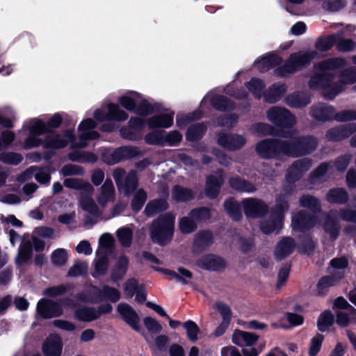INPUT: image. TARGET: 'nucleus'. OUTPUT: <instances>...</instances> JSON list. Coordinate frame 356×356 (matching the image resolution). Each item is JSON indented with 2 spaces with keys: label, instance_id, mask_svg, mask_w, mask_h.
Wrapping results in <instances>:
<instances>
[{
  "label": "nucleus",
  "instance_id": "54",
  "mask_svg": "<svg viewBox=\"0 0 356 356\" xmlns=\"http://www.w3.org/2000/svg\"><path fill=\"white\" fill-rule=\"evenodd\" d=\"M147 200V194L146 193L142 190L139 189L134 194V198L131 202L132 209L134 211H139L142 207L143 206L145 202Z\"/></svg>",
  "mask_w": 356,
  "mask_h": 356
},
{
  "label": "nucleus",
  "instance_id": "4",
  "mask_svg": "<svg viewBox=\"0 0 356 356\" xmlns=\"http://www.w3.org/2000/svg\"><path fill=\"white\" fill-rule=\"evenodd\" d=\"M175 216L168 213L163 218L155 221L151 229V237L160 245L168 243L174 231Z\"/></svg>",
  "mask_w": 356,
  "mask_h": 356
},
{
  "label": "nucleus",
  "instance_id": "24",
  "mask_svg": "<svg viewBox=\"0 0 356 356\" xmlns=\"http://www.w3.org/2000/svg\"><path fill=\"white\" fill-rule=\"evenodd\" d=\"M222 182L223 179L220 171L216 172L215 175L208 177L206 184L207 196L211 198L216 197Z\"/></svg>",
  "mask_w": 356,
  "mask_h": 356
},
{
  "label": "nucleus",
  "instance_id": "63",
  "mask_svg": "<svg viewBox=\"0 0 356 356\" xmlns=\"http://www.w3.org/2000/svg\"><path fill=\"white\" fill-rule=\"evenodd\" d=\"M212 234L208 231L199 233L195 238V244L200 247L208 245L212 241Z\"/></svg>",
  "mask_w": 356,
  "mask_h": 356
},
{
  "label": "nucleus",
  "instance_id": "11",
  "mask_svg": "<svg viewBox=\"0 0 356 356\" xmlns=\"http://www.w3.org/2000/svg\"><path fill=\"white\" fill-rule=\"evenodd\" d=\"M94 118L99 122L104 120L122 122L128 118V115L118 105L110 104L106 107L97 109L94 113Z\"/></svg>",
  "mask_w": 356,
  "mask_h": 356
},
{
  "label": "nucleus",
  "instance_id": "53",
  "mask_svg": "<svg viewBox=\"0 0 356 356\" xmlns=\"http://www.w3.org/2000/svg\"><path fill=\"white\" fill-rule=\"evenodd\" d=\"M311 166V163L307 159L297 161L289 169L287 177H290L291 174H298L307 170Z\"/></svg>",
  "mask_w": 356,
  "mask_h": 356
},
{
  "label": "nucleus",
  "instance_id": "50",
  "mask_svg": "<svg viewBox=\"0 0 356 356\" xmlns=\"http://www.w3.org/2000/svg\"><path fill=\"white\" fill-rule=\"evenodd\" d=\"M144 325L147 330L149 332L147 334H152L159 333L162 330V326L161 324L154 318L147 316L143 320ZM145 333H143L144 336Z\"/></svg>",
  "mask_w": 356,
  "mask_h": 356
},
{
  "label": "nucleus",
  "instance_id": "64",
  "mask_svg": "<svg viewBox=\"0 0 356 356\" xmlns=\"http://www.w3.org/2000/svg\"><path fill=\"white\" fill-rule=\"evenodd\" d=\"M323 341V337L321 334H317L312 339L309 350V354L310 356L316 355L321 349Z\"/></svg>",
  "mask_w": 356,
  "mask_h": 356
},
{
  "label": "nucleus",
  "instance_id": "13",
  "mask_svg": "<svg viewBox=\"0 0 356 356\" xmlns=\"http://www.w3.org/2000/svg\"><path fill=\"white\" fill-rule=\"evenodd\" d=\"M138 154L135 147H122L115 150H105L102 154L104 161L108 164H115L124 159L134 157Z\"/></svg>",
  "mask_w": 356,
  "mask_h": 356
},
{
  "label": "nucleus",
  "instance_id": "52",
  "mask_svg": "<svg viewBox=\"0 0 356 356\" xmlns=\"http://www.w3.org/2000/svg\"><path fill=\"white\" fill-rule=\"evenodd\" d=\"M339 280L334 277L325 276L322 277L317 284V291L319 295L323 294L327 289L334 285Z\"/></svg>",
  "mask_w": 356,
  "mask_h": 356
},
{
  "label": "nucleus",
  "instance_id": "15",
  "mask_svg": "<svg viewBox=\"0 0 356 356\" xmlns=\"http://www.w3.org/2000/svg\"><path fill=\"white\" fill-rule=\"evenodd\" d=\"M117 310L122 318L135 331L140 332L139 326L140 318L136 311L127 303H120Z\"/></svg>",
  "mask_w": 356,
  "mask_h": 356
},
{
  "label": "nucleus",
  "instance_id": "37",
  "mask_svg": "<svg viewBox=\"0 0 356 356\" xmlns=\"http://www.w3.org/2000/svg\"><path fill=\"white\" fill-rule=\"evenodd\" d=\"M69 257L67 250L63 248H58L52 252L51 254V262L54 266H62L65 265Z\"/></svg>",
  "mask_w": 356,
  "mask_h": 356
},
{
  "label": "nucleus",
  "instance_id": "10",
  "mask_svg": "<svg viewBox=\"0 0 356 356\" xmlns=\"http://www.w3.org/2000/svg\"><path fill=\"white\" fill-rule=\"evenodd\" d=\"M269 121L280 127H291L296 123V119L286 109L274 106L267 112Z\"/></svg>",
  "mask_w": 356,
  "mask_h": 356
},
{
  "label": "nucleus",
  "instance_id": "58",
  "mask_svg": "<svg viewBox=\"0 0 356 356\" xmlns=\"http://www.w3.org/2000/svg\"><path fill=\"white\" fill-rule=\"evenodd\" d=\"M182 139L181 134L177 131H172L163 134V145L173 146L177 145Z\"/></svg>",
  "mask_w": 356,
  "mask_h": 356
},
{
  "label": "nucleus",
  "instance_id": "35",
  "mask_svg": "<svg viewBox=\"0 0 356 356\" xmlns=\"http://www.w3.org/2000/svg\"><path fill=\"white\" fill-rule=\"evenodd\" d=\"M75 316L77 319L83 321H91L100 316V312L89 307H83L76 310Z\"/></svg>",
  "mask_w": 356,
  "mask_h": 356
},
{
  "label": "nucleus",
  "instance_id": "34",
  "mask_svg": "<svg viewBox=\"0 0 356 356\" xmlns=\"http://www.w3.org/2000/svg\"><path fill=\"white\" fill-rule=\"evenodd\" d=\"M280 58L274 55H268L261 58L255 61L254 65L260 72H265L277 64Z\"/></svg>",
  "mask_w": 356,
  "mask_h": 356
},
{
  "label": "nucleus",
  "instance_id": "18",
  "mask_svg": "<svg viewBox=\"0 0 356 356\" xmlns=\"http://www.w3.org/2000/svg\"><path fill=\"white\" fill-rule=\"evenodd\" d=\"M144 121L139 118H131L127 128L120 130L121 136L127 139L135 140L140 137Z\"/></svg>",
  "mask_w": 356,
  "mask_h": 356
},
{
  "label": "nucleus",
  "instance_id": "19",
  "mask_svg": "<svg viewBox=\"0 0 356 356\" xmlns=\"http://www.w3.org/2000/svg\"><path fill=\"white\" fill-rule=\"evenodd\" d=\"M218 143L225 149L234 150L241 147L245 143V139L240 135L220 134L218 138Z\"/></svg>",
  "mask_w": 356,
  "mask_h": 356
},
{
  "label": "nucleus",
  "instance_id": "8",
  "mask_svg": "<svg viewBox=\"0 0 356 356\" xmlns=\"http://www.w3.org/2000/svg\"><path fill=\"white\" fill-rule=\"evenodd\" d=\"M341 218L346 221H352L356 222V211H352L349 209H342L337 213L331 211L329 215L326 216L323 228L325 232L330 236L332 239H335L340 229V226L337 222V219Z\"/></svg>",
  "mask_w": 356,
  "mask_h": 356
},
{
  "label": "nucleus",
  "instance_id": "39",
  "mask_svg": "<svg viewBox=\"0 0 356 356\" xmlns=\"http://www.w3.org/2000/svg\"><path fill=\"white\" fill-rule=\"evenodd\" d=\"M229 185L233 189L240 192L251 193L255 191V187L252 184L237 177L231 179Z\"/></svg>",
  "mask_w": 356,
  "mask_h": 356
},
{
  "label": "nucleus",
  "instance_id": "60",
  "mask_svg": "<svg viewBox=\"0 0 356 356\" xmlns=\"http://www.w3.org/2000/svg\"><path fill=\"white\" fill-rule=\"evenodd\" d=\"M119 241L124 246L130 245L132 240V231L128 227H122L117 232Z\"/></svg>",
  "mask_w": 356,
  "mask_h": 356
},
{
  "label": "nucleus",
  "instance_id": "40",
  "mask_svg": "<svg viewBox=\"0 0 356 356\" xmlns=\"http://www.w3.org/2000/svg\"><path fill=\"white\" fill-rule=\"evenodd\" d=\"M225 211L229 216L235 220H238L241 218V212L238 203L233 199H229L224 203Z\"/></svg>",
  "mask_w": 356,
  "mask_h": 356
},
{
  "label": "nucleus",
  "instance_id": "3",
  "mask_svg": "<svg viewBox=\"0 0 356 356\" xmlns=\"http://www.w3.org/2000/svg\"><path fill=\"white\" fill-rule=\"evenodd\" d=\"M284 138L289 140H264L257 145V153L264 158L282 157V156H297L309 153L316 147V141L312 137L297 138L293 136L291 131Z\"/></svg>",
  "mask_w": 356,
  "mask_h": 356
},
{
  "label": "nucleus",
  "instance_id": "21",
  "mask_svg": "<svg viewBox=\"0 0 356 356\" xmlns=\"http://www.w3.org/2000/svg\"><path fill=\"white\" fill-rule=\"evenodd\" d=\"M115 198V190L112 181L106 179L100 188V192L97 197L99 206L104 207L109 202H113Z\"/></svg>",
  "mask_w": 356,
  "mask_h": 356
},
{
  "label": "nucleus",
  "instance_id": "16",
  "mask_svg": "<svg viewBox=\"0 0 356 356\" xmlns=\"http://www.w3.org/2000/svg\"><path fill=\"white\" fill-rule=\"evenodd\" d=\"M63 343L59 336L49 335L42 344V352L45 356H60Z\"/></svg>",
  "mask_w": 356,
  "mask_h": 356
},
{
  "label": "nucleus",
  "instance_id": "5",
  "mask_svg": "<svg viewBox=\"0 0 356 356\" xmlns=\"http://www.w3.org/2000/svg\"><path fill=\"white\" fill-rule=\"evenodd\" d=\"M317 54L316 51H307L293 54L291 55L286 63L282 67L275 70V74L281 76H289L309 63L317 56Z\"/></svg>",
  "mask_w": 356,
  "mask_h": 356
},
{
  "label": "nucleus",
  "instance_id": "6",
  "mask_svg": "<svg viewBox=\"0 0 356 356\" xmlns=\"http://www.w3.org/2000/svg\"><path fill=\"white\" fill-rule=\"evenodd\" d=\"M288 209L285 198L278 197L276 205L272 211L270 218L260 224V229L264 234L278 232L283 225L284 213Z\"/></svg>",
  "mask_w": 356,
  "mask_h": 356
},
{
  "label": "nucleus",
  "instance_id": "23",
  "mask_svg": "<svg viewBox=\"0 0 356 356\" xmlns=\"http://www.w3.org/2000/svg\"><path fill=\"white\" fill-rule=\"evenodd\" d=\"M197 265L209 270H219L225 267V262L219 257L207 255L201 258L198 261Z\"/></svg>",
  "mask_w": 356,
  "mask_h": 356
},
{
  "label": "nucleus",
  "instance_id": "55",
  "mask_svg": "<svg viewBox=\"0 0 356 356\" xmlns=\"http://www.w3.org/2000/svg\"><path fill=\"white\" fill-rule=\"evenodd\" d=\"M23 159L21 154L14 152H3L0 154V161L11 165H17Z\"/></svg>",
  "mask_w": 356,
  "mask_h": 356
},
{
  "label": "nucleus",
  "instance_id": "9",
  "mask_svg": "<svg viewBox=\"0 0 356 356\" xmlns=\"http://www.w3.org/2000/svg\"><path fill=\"white\" fill-rule=\"evenodd\" d=\"M311 114L318 120H327L333 118L339 121L356 119V112L355 111H343L334 115V111L332 106L322 104L313 106Z\"/></svg>",
  "mask_w": 356,
  "mask_h": 356
},
{
  "label": "nucleus",
  "instance_id": "33",
  "mask_svg": "<svg viewBox=\"0 0 356 356\" xmlns=\"http://www.w3.org/2000/svg\"><path fill=\"white\" fill-rule=\"evenodd\" d=\"M144 338L152 348L159 350H164L169 341L168 337L163 334L157 336L154 339L152 334H144Z\"/></svg>",
  "mask_w": 356,
  "mask_h": 356
},
{
  "label": "nucleus",
  "instance_id": "36",
  "mask_svg": "<svg viewBox=\"0 0 356 356\" xmlns=\"http://www.w3.org/2000/svg\"><path fill=\"white\" fill-rule=\"evenodd\" d=\"M70 160L72 161L80 162V163H95L97 158L95 154L92 152H74L68 155Z\"/></svg>",
  "mask_w": 356,
  "mask_h": 356
},
{
  "label": "nucleus",
  "instance_id": "32",
  "mask_svg": "<svg viewBox=\"0 0 356 356\" xmlns=\"http://www.w3.org/2000/svg\"><path fill=\"white\" fill-rule=\"evenodd\" d=\"M32 257V245L30 241H24L21 244L18 254L15 259L16 263L21 265L27 262Z\"/></svg>",
  "mask_w": 356,
  "mask_h": 356
},
{
  "label": "nucleus",
  "instance_id": "12",
  "mask_svg": "<svg viewBox=\"0 0 356 356\" xmlns=\"http://www.w3.org/2000/svg\"><path fill=\"white\" fill-rule=\"evenodd\" d=\"M113 177L118 189L124 193L128 194L136 188L137 179L136 172L134 171H131L128 175L125 176L124 171L118 168L113 172Z\"/></svg>",
  "mask_w": 356,
  "mask_h": 356
},
{
  "label": "nucleus",
  "instance_id": "25",
  "mask_svg": "<svg viewBox=\"0 0 356 356\" xmlns=\"http://www.w3.org/2000/svg\"><path fill=\"white\" fill-rule=\"evenodd\" d=\"M211 103V104L218 110H226L233 107L232 104L227 99L220 95H218L214 92L208 93L202 100V104Z\"/></svg>",
  "mask_w": 356,
  "mask_h": 356
},
{
  "label": "nucleus",
  "instance_id": "43",
  "mask_svg": "<svg viewBox=\"0 0 356 356\" xmlns=\"http://www.w3.org/2000/svg\"><path fill=\"white\" fill-rule=\"evenodd\" d=\"M310 100L308 97L302 94L294 93L286 98L287 104L292 107H302L307 105Z\"/></svg>",
  "mask_w": 356,
  "mask_h": 356
},
{
  "label": "nucleus",
  "instance_id": "59",
  "mask_svg": "<svg viewBox=\"0 0 356 356\" xmlns=\"http://www.w3.org/2000/svg\"><path fill=\"white\" fill-rule=\"evenodd\" d=\"M163 131H155L145 136V140L148 144L163 145Z\"/></svg>",
  "mask_w": 356,
  "mask_h": 356
},
{
  "label": "nucleus",
  "instance_id": "28",
  "mask_svg": "<svg viewBox=\"0 0 356 356\" xmlns=\"http://www.w3.org/2000/svg\"><path fill=\"white\" fill-rule=\"evenodd\" d=\"M348 260L345 257L334 258L330 261V273L337 280H341L347 271Z\"/></svg>",
  "mask_w": 356,
  "mask_h": 356
},
{
  "label": "nucleus",
  "instance_id": "45",
  "mask_svg": "<svg viewBox=\"0 0 356 356\" xmlns=\"http://www.w3.org/2000/svg\"><path fill=\"white\" fill-rule=\"evenodd\" d=\"M168 204L165 200H159L149 202L145 207V211L149 216L166 209Z\"/></svg>",
  "mask_w": 356,
  "mask_h": 356
},
{
  "label": "nucleus",
  "instance_id": "31",
  "mask_svg": "<svg viewBox=\"0 0 356 356\" xmlns=\"http://www.w3.org/2000/svg\"><path fill=\"white\" fill-rule=\"evenodd\" d=\"M127 267L128 259L123 255L118 257L112 270V278L114 280L122 279L127 272Z\"/></svg>",
  "mask_w": 356,
  "mask_h": 356
},
{
  "label": "nucleus",
  "instance_id": "26",
  "mask_svg": "<svg viewBox=\"0 0 356 356\" xmlns=\"http://www.w3.org/2000/svg\"><path fill=\"white\" fill-rule=\"evenodd\" d=\"M356 130L355 123L343 125L339 127L331 129L327 134V138L330 140H340Z\"/></svg>",
  "mask_w": 356,
  "mask_h": 356
},
{
  "label": "nucleus",
  "instance_id": "7",
  "mask_svg": "<svg viewBox=\"0 0 356 356\" xmlns=\"http://www.w3.org/2000/svg\"><path fill=\"white\" fill-rule=\"evenodd\" d=\"M119 102L129 111H135L143 115L153 113V106L136 92H129L119 99Z\"/></svg>",
  "mask_w": 356,
  "mask_h": 356
},
{
  "label": "nucleus",
  "instance_id": "46",
  "mask_svg": "<svg viewBox=\"0 0 356 356\" xmlns=\"http://www.w3.org/2000/svg\"><path fill=\"white\" fill-rule=\"evenodd\" d=\"M348 195L342 188L330 190L327 194V200L330 202L343 203L347 200Z\"/></svg>",
  "mask_w": 356,
  "mask_h": 356
},
{
  "label": "nucleus",
  "instance_id": "42",
  "mask_svg": "<svg viewBox=\"0 0 356 356\" xmlns=\"http://www.w3.org/2000/svg\"><path fill=\"white\" fill-rule=\"evenodd\" d=\"M195 218L190 216L184 217L180 219L179 223V227L181 233L189 234L194 232L197 228Z\"/></svg>",
  "mask_w": 356,
  "mask_h": 356
},
{
  "label": "nucleus",
  "instance_id": "49",
  "mask_svg": "<svg viewBox=\"0 0 356 356\" xmlns=\"http://www.w3.org/2000/svg\"><path fill=\"white\" fill-rule=\"evenodd\" d=\"M246 87L254 96L260 97L263 94L264 85L261 80L252 79L250 82L246 83Z\"/></svg>",
  "mask_w": 356,
  "mask_h": 356
},
{
  "label": "nucleus",
  "instance_id": "56",
  "mask_svg": "<svg viewBox=\"0 0 356 356\" xmlns=\"http://www.w3.org/2000/svg\"><path fill=\"white\" fill-rule=\"evenodd\" d=\"M172 197L177 201H187L192 198V192L186 188L176 186L172 191Z\"/></svg>",
  "mask_w": 356,
  "mask_h": 356
},
{
  "label": "nucleus",
  "instance_id": "61",
  "mask_svg": "<svg viewBox=\"0 0 356 356\" xmlns=\"http://www.w3.org/2000/svg\"><path fill=\"white\" fill-rule=\"evenodd\" d=\"M88 265L84 261H76L69 269L68 275L76 277L84 275L87 272Z\"/></svg>",
  "mask_w": 356,
  "mask_h": 356
},
{
  "label": "nucleus",
  "instance_id": "38",
  "mask_svg": "<svg viewBox=\"0 0 356 356\" xmlns=\"http://www.w3.org/2000/svg\"><path fill=\"white\" fill-rule=\"evenodd\" d=\"M286 92V86L284 84H274L268 90L265 95L267 102H275Z\"/></svg>",
  "mask_w": 356,
  "mask_h": 356
},
{
  "label": "nucleus",
  "instance_id": "22",
  "mask_svg": "<svg viewBox=\"0 0 356 356\" xmlns=\"http://www.w3.org/2000/svg\"><path fill=\"white\" fill-rule=\"evenodd\" d=\"M257 340L256 334L241 330L234 331L232 335V342L240 347L252 346Z\"/></svg>",
  "mask_w": 356,
  "mask_h": 356
},
{
  "label": "nucleus",
  "instance_id": "41",
  "mask_svg": "<svg viewBox=\"0 0 356 356\" xmlns=\"http://www.w3.org/2000/svg\"><path fill=\"white\" fill-rule=\"evenodd\" d=\"M79 205L83 210L95 216L100 213L94 200L90 197H83L80 200Z\"/></svg>",
  "mask_w": 356,
  "mask_h": 356
},
{
  "label": "nucleus",
  "instance_id": "62",
  "mask_svg": "<svg viewBox=\"0 0 356 356\" xmlns=\"http://www.w3.org/2000/svg\"><path fill=\"white\" fill-rule=\"evenodd\" d=\"M100 296L112 302H117L120 298V293L114 288L105 286L100 293Z\"/></svg>",
  "mask_w": 356,
  "mask_h": 356
},
{
  "label": "nucleus",
  "instance_id": "47",
  "mask_svg": "<svg viewBox=\"0 0 356 356\" xmlns=\"http://www.w3.org/2000/svg\"><path fill=\"white\" fill-rule=\"evenodd\" d=\"M206 130L205 127L202 124H195L191 126L187 131L186 138L188 140L193 141L199 139Z\"/></svg>",
  "mask_w": 356,
  "mask_h": 356
},
{
  "label": "nucleus",
  "instance_id": "27",
  "mask_svg": "<svg viewBox=\"0 0 356 356\" xmlns=\"http://www.w3.org/2000/svg\"><path fill=\"white\" fill-rule=\"evenodd\" d=\"M336 322L341 327L356 324V309L353 307H348L347 310L338 312Z\"/></svg>",
  "mask_w": 356,
  "mask_h": 356
},
{
  "label": "nucleus",
  "instance_id": "44",
  "mask_svg": "<svg viewBox=\"0 0 356 356\" xmlns=\"http://www.w3.org/2000/svg\"><path fill=\"white\" fill-rule=\"evenodd\" d=\"M63 185L69 188L73 189H84L86 192L92 193L93 191L92 186L88 183H83L81 180L74 178L66 179L64 181Z\"/></svg>",
  "mask_w": 356,
  "mask_h": 356
},
{
  "label": "nucleus",
  "instance_id": "2",
  "mask_svg": "<svg viewBox=\"0 0 356 356\" xmlns=\"http://www.w3.org/2000/svg\"><path fill=\"white\" fill-rule=\"evenodd\" d=\"M345 60L340 58H334L320 62L314 67V74L309 81V87L321 90L323 95L332 99L344 90L347 85L356 81V72L347 70L340 76H336L334 71L343 66Z\"/></svg>",
  "mask_w": 356,
  "mask_h": 356
},
{
  "label": "nucleus",
  "instance_id": "17",
  "mask_svg": "<svg viewBox=\"0 0 356 356\" xmlns=\"http://www.w3.org/2000/svg\"><path fill=\"white\" fill-rule=\"evenodd\" d=\"M244 212L248 217L261 216L267 211V206L261 200L248 198L242 202Z\"/></svg>",
  "mask_w": 356,
  "mask_h": 356
},
{
  "label": "nucleus",
  "instance_id": "30",
  "mask_svg": "<svg viewBox=\"0 0 356 356\" xmlns=\"http://www.w3.org/2000/svg\"><path fill=\"white\" fill-rule=\"evenodd\" d=\"M295 247L294 241L291 238H284L277 245L275 256L277 259L281 260L289 255Z\"/></svg>",
  "mask_w": 356,
  "mask_h": 356
},
{
  "label": "nucleus",
  "instance_id": "57",
  "mask_svg": "<svg viewBox=\"0 0 356 356\" xmlns=\"http://www.w3.org/2000/svg\"><path fill=\"white\" fill-rule=\"evenodd\" d=\"M184 326L186 330L188 339L192 342L195 341L197 339V335L200 332L197 324L192 321H188L184 323Z\"/></svg>",
  "mask_w": 356,
  "mask_h": 356
},
{
  "label": "nucleus",
  "instance_id": "1",
  "mask_svg": "<svg viewBox=\"0 0 356 356\" xmlns=\"http://www.w3.org/2000/svg\"><path fill=\"white\" fill-rule=\"evenodd\" d=\"M96 125L95 122L90 118L81 121L78 127L79 136L77 140L72 131H67L63 134L51 133L43 141L38 136L47 132L48 127L40 119H32L24 125V129H26L31 134L24 141V148L31 149L42 145L45 149H56L65 147L70 141L72 148H83L88 145V140L99 138V134L92 130Z\"/></svg>",
  "mask_w": 356,
  "mask_h": 356
},
{
  "label": "nucleus",
  "instance_id": "20",
  "mask_svg": "<svg viewBox=\"0 0 356 356\" xmlns=\"http://www.w3.org/2000/svg\"><path fill=\"white\" fill-rule=\"evenodd\" d=\"M174 113L168 110L149 118L147 124L149 128H168L173 123Z\"/></svg>",
  "mask_w": 356,
  "mask_h": 356
},
{
  "label": "nucleus",
  "instance_id": "48",
  "mask_svg": "<svg viewBox=\"0 0 356 356\" xmlns=\"http://www.w3.org/2000/svg\"><path fill=\"white\" fill-rule=\"evenodd\" d=\"M334 323V316L329 311L322 313L318 321V327L321 332H324Z\"/></svg>",
  "mask_w": 356,
  "mask_h": 356
},
{
  "label": "nucleus",
  "instance_id": "14",
  "mask_svg": "<svg viewBox=\"0 0 356 356\" xmlns=\"http://www.w3.org/2000/svg\"><path fill=\"white\" fill-rule=\"evenodd\" d=\"M37 311L42 317L49 318L63 314V305L60 302L42 299L38 303Z\"/></svg>",
  "mask_w": 356,
  "mask_h": 356
},
{
  "label": "nucleus",
  "instance_id": "51",
  "mask_svg": "<svg viewBox=\"0 0 356 356\" xmlns=\"http://www.w3.org/2000/svg\"><path fill=\"white\" fill-rule=\"evenodd\" d=\"M336 42V35H331L327 37L321 38L316 43L318 50L323 51L330 49Z\"/></svg>",
  "mask_w": 356,
  "mask_h": 356
},
{
  "label": "nucleus",
  "instance_id": "29",
  "mask_svg": "<svg viewBox=\"0 0 356 356\" xmlns=\"http://www.w3.org/2000/svg\"><path fill=\"white\" fill-rule=\"evenodd\" d=\"M314 218L307 216L303 213H299L292 216L291 225L295 230L307 229L314 226Z\"/></svg>",
  "mask_w": 356,
  "mask_h": 356
}]
</instances>
